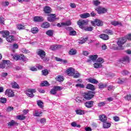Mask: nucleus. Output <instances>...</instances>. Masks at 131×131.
Returning a JSON list of instances; mask_svg holds the SVG:
<instances>
[{
	"label": "nucleus",
	"mask_w": 131,
	"mask_h": 131,
	"mask_svg": "<svg viewBox=\"0 0 131 131\" xmlns=\"http://www.w3.org/2000/svg\"><path fill=\"white\" fill-rule=\"evenodd\" d=\"M111 24H112V25H113L114 26H121L122 25L121 22L115 20L111 21Z\"/></svg>",
	"instance_id": "obj_21"
},
{
	"label": "nucleus",
	"mask_w": 131,
	"mask_h": 131,
	"mask_svg": "<svg viewBox=\"0 0 131 131\" xmlns=\"http://www.w3.org/2000/svg\"><path fill=\"white\" fill-rule=\"evenodd\" d=\"M35 89H29L26 91V95L30 98H33L34 97V93H36Z\"/></svg>",
	"instance_id": "obj_5"
},
{
	"label": "nucleus",
	"mask_w": 131,
	"mask_h": 131,
	"mask_svg": "<svg viewBox=\"0 0 131 131\" xmlns=\"http://www.w3.org/2000/svg\"><path fill=\"white\" fill-rule=\"evenodd\" d=\"M125 100H126L127 101H131V95L130 94L127 95L125 97H124Z\"/></svg>",
	"instance_id": "obj_53"
},
{
	"label": "nucleus",
	"mask_w": 131,
	"mask_h": 131,
	"mask_svg": "<svg viewBox=\"0 0 131 131\" xmlns=\"http://www.w3.org/2000/svg\"><path fill=\"white\" fill-rule=\"evenodd\" d=\"M113 118L115 121H119V117L118 116H116L114 117Z\"/></svg>",
	"instance_id": "obj_64"
},
{
	"label": "nucleus",
	"mask_w": 131,
	"mask_h": 131,
	"mask_svg": "<svg viewBox=\"0 0 131 131\" xmlns=\"http://www.w3.org/2000/svg\"><path fill=\"white\" fill-rule=\"evenodd\" d=\"M42 28H49L50 27V23L48 22H45L41 25Z\"/></svg>",
	"instance_id": "obj_33"
},
{
	"label": "nucleus",
	"mask_w": 131,
	"mask_h": 131,
	"mask_svg": "<svg viewBox=\"0 0 131 131\" xmlns=\"http://www.w3.org/2000/svg\"><path fill=\"white\" fill-rule=\"evenodd\" d=\"M14 110V107L12 106H8L7 107L6 111L7 112H11V111H13Z\"/></svg>",
	"instance_id": "obj_52"
},
{
	"label": "nucleus",
	"mask_w": 131,
	"mask_h": 131,
	"mask_svg": "<svg viewBox=\"0 0 131 131\" xmlns=\"http://www.w3.org/2000/svg\"><path fill=\"white\" fill-rule=\"evenodd\" d=\"M100 38L103 39V40H108L109 39V36L108 35H106L105 34H102L99 35Z\"/></svg>",
	"instance_id": "obj_20"
},
{
	"label": "nucleus",
	"mask_w": 131,
	"mask_h": 131,
	"mask_svg": "<svg viewBox=\"0 0 131 131\" xmlns=\"http://www.w3.org/2000/svg\"><path fill=\"white\" fill-rule=\"evenodd\" d=\"M126 42V38L123 37L120 38L117 41V43L118 46V47H117L116 50L117 51H121L122 50L124 49V47H123V45Z\"/></svg>",
	"instance_id": "obj_1"
},
{
	"label": "nucleus",
	"mask_w": 131,
	"mask_h": 131,
	"mask_svg": "<svg viewBox=\"0 0 131 131\" xmlns=\"http://www.w3.org/2000/svg\"><path fill=\"white\" fill-rule=\"evenodd\" d=\"M0 33L2 34L3 37H7L8 36L10 35V32L9 31H0Z\"/></svg>",
	"instance_id": "obj_16"
},
{
	"label": "nucleus",
	"mask_w": 131,
	"mask_h": 131,
	"mask_svg": "<svg viewBox=\"0 0 131 131\" xmlns=\"http://www.w3.org/2000/svg\"><path fill=\"white\" fill-rule=\"evenodd\" d=\"M40 85L41 86H49V85H50V84H49L48 81H45L44 82L41 83Z\"/></svg>",
	"instance_id": "obj_42"
},
{
	"label": "nucleus",
	"mask_w": 131,
	"mask_h": 131,
	"mask_svg": "<svg viewBox=\"0 0 131 131\" xmlns=\"http://www.w3.org/2000/svg\"><path fill=\"white\" fill-rule=\"evenodd\" d=\"M5 95L8 97H14V92L11 90H7L5 91Z\"/></svg>",
	"instance_id": "obj_14"
},
{
	"label": "nucleus",
	"mask_w": 131,
	"mask_h": 131,
	"mask_svg": "<svg viewBox=\"0 0 131 131\" xmlns=\"http://www.w3.org/2000/svg\"><path fill=\"white\" fill-rule=\"evenodd\" d=\"M110 126H111V123H109L106 121L103 122V127L104 128H109Z\"/></svg>",
	"instance_id": "obj_23"
},
{
	"label": "nucleus",
	"mask_w": 131,
	"mask_h": 131,
	"mask_svg": "<svg viewBox=\"0 0 131 131\" xmlns=\"http://www.w3.org/2000/svg\"><path fill=\"white\" fill-rule=\"evenodd\" d=\"M98 58V55H91L90 56V59L93 61V62H95Z\"/></svg>",
	"instance_id": "obj_36"
},
{
	"label": "nucleus",
	"mask_w": 131,
	"mask_h": 131,
	"mask_svg": "<svg viewBox=\"0 0 131 131\" xmlns=\"http://www.w3.org/2000/svg\"><path fill=\"white\" fill-rule=\"evenodd\" d=\"M76 53H77V51L75 49H71L69 52V55H71V56H73L74 55H76Z\"/></svg>",
	"instance_id": "obj_31"
},
{
	"label": "nucleus",
	"mask_w": 131,
	"mask_h": 131,
	"mask_svg": "<svg viewBox=\"0 0 131 131\" xmlns=\"http://www.w3.org/2000/svg\"><path fill=\"white\" fill-rule=\"evenodd\" d=\"M88 82H90L91 83H94L95 84L98 83V81H97V80H96L95 79L90 78L88 79Z\"/></svg>",
	"instance_id": "obj_30"
},
{
	"label": "nucleus",
	"mask_w": 131,
	"mask_h": 131,
	"mask_svg": "<svg viewBox=\"0 0 131 131\" xmlns=\"http://www.w3.org/2000/svg\"><path fill=\"white\" fill-rule=\"evenodd\" d=\"M72 76H73L74 78H78V77L80 76V74H79V73H78V72H76V73L75 72L74 75Z\"/></svg>",
	"instance_id": "obj_43"
},
{
	"label": "nucleus",
	"mask_w": 131,
	"mask_h": 131,
	"mask_svg": "<svg viewBox=\"0 0 131 131\" xmlns=\"http://www.w3.org/2000/svg\"><path fill=\"white\" fill-rule=\"evenodd\" d=\"M95 10L99 15H101V14H105V13H107V9L101 6H99L98 7L95 8Z\"/></svg>",
	"instance_id": "obj_6"
},
{
	"label": "nucleus",
	"mask_w": 131,
	"mask_h": 131,
	"mask_svg": "<svg viewBox=\"0 0 131 131\" xmlns=\"http://www.w3.org/2000/svg\"><path fill=\"white\" fill-rule=\"evenodd\" d=\"M104 33H107V34H110L111 35L113 34V32L111 30L106 29L104 31Z\"/></svg>",
	"instance_id": "obj_45"
},
{
	"label": "nucleus",
	"mask_w": 131,
	"mask_h": 131,
	"mask_svg": "<svg viewBox=\"0 0 131 131\" xmlns=\"http://www.w3.org/2000/svg\"><path fill=\"white\" fill-rule=\"evenodd\" d=\"M61 25H63V26H70V25H71V20H69L66 23H61Z\"/></svg>",
	"instance_id": "obj_37"
},
{
	"label": "nucleus",
	"mask_w": 131,
	"mask_h": 131,
	"mask_svg": "<svg viewBox=\"0 0 131 131\" xmlns=\"http://www.w3.org/2000/svg\"><path fill=\"white\" fill-rule=\"evenodd\" d=\"M50 94L52 95H56L57 94V91H56V90L53 88V89L50 91Z\"/></svg>",
	"instance_id": "obj_60"
},
{
	"label": "nucleus",
	"mask_w": 131,
	"mask_h": 131,
	"mask_svg": "<svg viewBox=\"0 0 131 131\" xmlns=\"http://www.w3.org/2000/svg\"><path fill=\"white\" fill-rule=\"evenodd\" d=\"M56 79L57 81H58L59 82H62V81L64 80V77L61 75H59L56 78Z\"/></svg>",
	"instance_id": "obj_32"
},
{
	"label": "nucleus",
	"mask_w": 131,
	"mask_h": 131,
	"mask_svg": "<svg viewBox=\"0 0 131 131\" xmlns=\"http://www.w3.org/2000/svg\"><path fill=\"white\" fill-rule=\"evenodd\" d=\"M31 31L32 33H33L34 34H35V33H37L39 30H38V28L37 27H34L31 29Z\"/></svg>",
	"instance_id": "obj_35"
},
{
	"label": "nucleus",
	"mask_w": 131,
	"mask_h": 131,
	"mask_svg": "<svg viewBox=\"0 0 131 131\" xmlns=\"http://www.w3.org/2000/svg\"><path fill=\"white\" fill-rule=\"evenodd\" d=\"M16 119L18 120H24L26 119V116H24V115H20L16 116Z\"/></svg>",
	"instance_id": "obj_24"
},
{
	"label": "nucleus",
	"mask_w": 131,
	"mask_h": 131,
	"mask_svg": "<svg viewBox=\"0 0 131 131\" xmlns=\"http://www.w3.org/2000/svg\"><path fill=\"white\" fill-rule=\"evenodd\" d=\"M11 84L13 89H19V85L17 84V82L13 81L11 83Z\"/></svg>",
	"instance_id": "obj_28"
},
{
	"label": "nucleus",
	"mask_w": 131,
	"mask_h": 131,
	"mask_svg": "<svg viewBox=\"0 0 131 131\" xmlns=\"http://www.w3.org/2000/svg\"><path fill=\"white\" fill-rule=\"evenodd\" d=\"M104 88H106V84L103 83L99 84V89H104Z\"/></svg>",
	"instance_id": "obj_59"
},
{
	"label": "nucleus",
	"mask_w": 131,
	"mask_h": 131,
	"mask_svg": "<svg viewBox=\"0 0 131 131\" xmlns=\"http://www.w3.org/2000/svg\"><path fill=\"white\" fill-rule=\"evenodd\" d=\"M90 16H91V14H90V13H83L82 14L80 15V18H82L83 19H85L86 18H89V17H90Z\"/></svg>",
	"instance_id": "obj_25"
},
{
	"label": "nucleus",
	"mask_w": 131,
	"mask_h": 131,
	"mask_svg": "<svg viewBox=\"0 0 131 131\" xmlns=\"http://www.w3.org/2000/svg\"><path fill=\"white\" fill-rule=\"evenodd\" d=\"M96 62H97L98 63H99V64H101V65H102V64H103V63H104V59L102 58H99Z\"/></svg>",
	"instance_id": "obj_47"
},
{
	"label": "nucleus",
	"mask_w": 131,
	"mask_h": 131,
	"mask_svg": "<svg viewBox=\"0 0 131 131\" xmlns=\"http://www.w3.org/2000/svg\"><path fill=\"white\" fill-rule=\"evenodd\" d=\"M46 34H47V35H49V36H52V35H53V31L49 30L47 31Z\"/></svg>",
	"instance_id": "obj_57"
},
{
	"label": "nucleus",
	"mask_w": 131,
	"mask_h": 131,
	"mask_svg": "<svg viewBox=\"0 0 131 131\" xmlns=\"http://www.w3.org/2000/svg\"><path fill=\"white\" fill-rule=\"evenodd\" d=\"M37 55H38V56H39L41 58L43 59L46 57V52H45L42 50L39 49L37 51Z\"/></svg>",
	"instance_id": "obj_9"
},
{
	"label": "nucleus",
	"mask_w": 131,
	"mask_h": 131,
	"mask_svg": "<svg viewBox=\"0 0 131 131\" xmlns=\"http://www.w3.org/2000/svg\"><path fill=\"white\" fill-rule=\"evenodd\" d=\"M84 105L86 108H92L94 106V101H87L84 103Z\"/></svg>",
	"instance_id": "obj_13"
},
{
	"label": "nucleus",
	"mask_w": 131,
	"mask_h": 131,
	"mask_svg": "<svg viewBox=\"0 0 131 131\" xmlns=\"http://www.w3.org/2000/svg\"><path fill=\"white\" fill-rule=\"evenodd\" d=\"M128 73H129L128 72V71H125V70L123 71L122 72V74L123 75H127V74H128Z\"/></svg>",
	"instance_id": "obj_62"
},
{
	"label": "nucleus",
	"mask_w": 131,
	"mask_h": 131,
	"mask_svg": "<svg viewBox=\"0 0 131 131\" xmlns=\"http://www.w3.org/2000/svg\"><path fill=\"white\" fill-rule=\"evenodd\" d=\"M76 82L77 83V84H76V88H81L82 89H83L84 88V85L82 83V80L81 79H78L76 81Z\"/></svg>",
	"instance_id": "obj_12"
},
{
	"label": "nucleus",
	"mask_w": 131,
	"mask_h": 131,
	"mask_svg": "<svg viewBox=\"0 0 131 131\" xmlns=\"http://www.w3.org/2000/svg\"><path fill=\"white\" fill-rule=\"evenodd\" d=\"M77 25H78L79 28L81 29H84V26H86L88 24V22L87 20L83 19H79L77 21Z\"/></svg>",
	"instance_id": "obj_3"
},
{
	"label": "nucleus",
	"mask_w": 131,
	"mask_h": 131,
	"mask_svg": "<svg viewBox=\"0 0 131 131\" xmlns=\"http://www.w3.org/2000/svg\"><path fill=\"white\" fill-rule=\"evenodd\" d=\"M94 68H96V69L101 68L102 67V64L97 62L94 64Z\"/></svg>",
	"instance_id": "obj_41"
},
{
	"label": "nucleus",
	"mask_w": 131,
	"mask_h": 131,
	"mask_svg": "<svg viewBox=\"0 0 131 131\" xmlns=\"http://www.w3.org/2000/svg\"><path fill=\"white\" fill-rule=\"evenodd\" d=\"M126 80V79L119 78L117 80V83H119V84H120L121 83H123V82H125Z\"/></svg>",
	"instance_id": "obj_40"
},
{
	"label": "nucleus",
	"mask_w": 131,
	"mask_h": 131,
	"mask_svg": "<svg viewBox=\"0 0 131 131\" xmlns=\"http://www.w3.org/2000/svg\"><path fill=\"white\" fill-rule=\"evenodd\" d=\"M15 124V121L12 120L8 123V126H13Z\"/></svg>",
	"instance_id": "obj_58"
},
{
	"label": "nucleus",
	"mask_w": 131,
	"mask_h": 131,
	"mask_svg": "<svg viewBox=\"0 0 131 131\" xmlns=\"http://www.w3.org/2000/svg\"><path fill=\"white\" fill-rule=\"evenodd\" d=\"M105 104H106L105 102H101L98 103V106L99 107H102V106H104Z\"/></svg>",
	"instance_id": "obj_61"
},
{
	"label": "nucleus",
	"mask_w": 131,
	"mask_h": 131,
	"mask_svg": "<svg viewBox=\"0 0 131 131\" xmlns=\"http://www.w3.org/2000/svg\"><path fill=\"white\" fill-rule=\"evenodd\" d=\"M40 122L42 124H44V123H46V119L45 118H42L40 120Z\"/></svg>",
	"instance_id": "obj_63"
},
{
	"label": "nucleus",
	"mask_w": 131,
	"mask_h": 131,
	"mask_svg": "<svg viewBox=\"0 0 131 131\" xmlns=\"http://www.w3.org/2000/svg\"><path fill=\"white\" fill-rule=\"evenodd\" d=\"M91 24L93 26H96V25H97V26H103L104 23L103 21L97 19H95L94 21H91Z\"/></svg>",
	"instance_id": "obj_8"
},
{
	"label": "nucleus",
	"mask_w": 131,
	"mask_h": 131,
	"mask_svg": "<svg viewBox=\"0 0 131 131\" xmlns=\"http://www.w3.org/2000/svg\"><path fill=\"white\" fill-rule=\"evenodd\" d=\"M57 48H58V46L57 45H52L50 47V49L52 51H55V50H56Z\"/></svg>",
	"instance_id": "obj_56"
},
{
	"label": "nucleus",
	"mask_w": 131,
	"mask_h": 131,
	"mask_svg": "<svg viewBox=\"0 0 131 131\" xmlns=\"http://www.w3.org/2000/svg\"><path fill=\"white\" fill-rule=\"evenodd\" d=\"M43 20V17H42V16H37L34 17V22H41Z\"/></svg>",
	"instance_id": "obj_15"
},
{
	"label": "nucleus",
	"mask_w": 131,
	"mask_h": 131,
	"mask_svg": "<svg viewBox=\"0 0 131 131\" xmlns=\"http://www.w3.org/2000/svg\"><path fill=\"white\" fill-rule=\"evenodd\" d=\"M6 40L8 42H13L15 40V37L13 35H9L6 37Z\"/></svg>",
	"instance_id": "obj_17"
},
{
	"label": "nucleus",
	"mask_w": 131,
	"mask_h": 131,
	"mask_svg": "<svg viewBox=\"0 0 131 131\" xmlns=\"http://www.w3.org/2000/svg\"><path fill=\"white\" fill-rule=\"evenodd\" d=\"M94 96H95V93L93 91L85 93L83 95L84 99H85V100H88V101L93 99V98H94Z\"/></svg>",
	"instance_id": "obj_2"
},
{
	"label": "nucleus",
	"mask_w": 131,
	"mask_h": 131,
	"mask_svg": "<svg viewBox=\"0 0 131 131\" xmlns=\"http://www.w3.org/2000/svg\"><path fill=\"white\" fill-rule=\"evenodd\" d=\"M19 48V46H18V44L15 43L12 45L11 47V49H12V51H14V50H16Z\"/></svg>",
	"instance_id": "obj_46"
},
{
	"label": "nucleus",
	"mask_w": 131,
	"mask_h": 131,
	"mask_svg": "<svg viewBox=\"0 0 131 131\" xmlns=\"http://www.w3.org/2000/svg\"><path fill=\"white\" fill-rule=\"evenodd\" d=\"M16 28L18 30H22L23 29H25V26L21 24H17L16 25Z\"/></svg>",
	"instance_id": "obj_34"
},
{
	"label": "nucleus",
	"mask_w": 131,
	"mask_h": 131,
	"mask_svg": "<svg viewBox=\"0 0 131 131\" xmlns=\"http://www.w3.org/2000/svg\"><path fill=\"white\" fill-rule=\"evenodd\" d=\"M71 125L73 127H80V125L76 123V122H73L71 123Z\"/></svg>",
	"instance_id": "obj_44"
},
{
	"label": "nucleus",
	"mask_w": 131,
	"mask_h": 131,
	"mask_svg": "<svg viewBox=\"0 0 131 131\" xmlns=\"http://www.w3.org/2000/svg\"><path fill=\"white\" fill-rule=\"evenodd\" d=\"M93 4H94L95 6H99V5L101 4V3L100 2V1H99V0H96V1H94L93 2Z\"/></svg>",
	"instance_id": "obj_55"
},
{
	"label": "nucleus",
	"mask_w": 131,
	"mask_h": 131,
	"mask_svg": "<svg viewBox=\"0 0 131 131\" xmlns=\"http://www.w3.org/2000/svg\"><path fill=\"white\" fill-rule=\"evenodd\" d=\"M75 70L73 68H70L67 70V73L69 76H73Z\"/></svg>",
	"instance_id": "obj_10"
},
{
	"label": "nucleus",
	"mask_w": 131,
	"mask_h": 131,
	"mask_svg": "<svg viewBox=\"0 0 131 131\" xmlns=\"http://www.w3.org/2000/svg\"><path fill=\"white\" fill-rule=\"evenodd\" d=\"M120 62H121V63H124L125 64L129 63V57L127 56H124L120 59Z\"/></svg>",
	"instance_id": "obj_11"
},
{
	"label": "nucleus",
	"mask_w": 131,
	"mask_h": 131,
	"mask_svg": "<svg viewBox=\"0 0 131 131\" xmlns=\"http://www.w3.org/2000/svg\"><path fill=\"white\" fill-rule=\"evenodd\" d=\"M42 74L43 75H45L46 76V75H48L49 74V71L47 69L44 70L42 71Z\"/></svg>",
	"instance_id": "obj_50"
},
{
	"label": "nucleus",
	"mask_w": 131,
	"mask_h": 131,
	"mask_svg": "<svg viewBox=\"0 0 131 131\" xmlns=\"http://www.w3.org/2000/svg\"><path fill=\"white\" fill-rule=\"evenodd\" d=\"M89 39V38L88 37L85 38H83L82 39L80 40L79 41V43L80 45H82V43H84L85 41H86Z\"/></svg>",
	"instance_id": "obj_39"
},
{
	"label": "nucleus",
	"mask_w": 131,
	"mask_h": 131,
	"mask_svg": "<svg viewBox=\"0 0 131 131\" xmlns=\"http://www.w3.org/2000/svg\"><path fill=\"white\" fill-rule=\"evenodd\" d=\"M37 105L38 106H39V107H40V108H42L43 106L42 105H43V103L41 101L39 100L37 102Z\"/></svg>",
	"instance_id": "obj_51"
},
{
	"label": "nucleus",
	"mask_w": 131,
	"mask_h": 131,
	"mask_svg": "<svg viewBox=\"0 0 131 131\" xmlns=\"http://www.w3.org/2000/svg\"><path fill=\"white\" fill-rule=\"evenodd\" d=\"M86 89L90 90L91 91H95V86L92 84H88Z\"/></svg>",
	"instance_id": "obj_22"
},
{
	"label": "nucleus",
	"mask_w": 131,
	"mask_h": 131,
	"mask_svg": "<svg viewBox=\"0 0 131 131\" xmlns=\"http://www.w3.org/2000/svg\"><path fill=\"white\" fill-rule=\"evenodd\" d=\"M41 114H42V112H38V111H35V114L34 116L39 117L41 116Z\"/></svg>",
	"instance_id": "obj_38"
},
{
	"label": "nucleus",
	"mask_w": 131,
	"mask_h": 131,
	"mask_svg": "<svg viewBox=\"0 0 131 131\" xmlns=\"http://www.w3.org/2000/svg\"><path fill=\"white\" fill-rule=\"evenodd\" d=\"M75 112L76 114H78V115H83V114L85 113L84 111L81 110H77L75 111Z\"/></svg>",
	"instance_id": "obj_27"
},
{
	"label": "nucleus",
	"mask_w": 131,
	"mask_h": 131,
	"mask_svg": "<svg viewBox=\"0 0 131 131\" xmlns=\"http://www.w3.org/2000/svg\"><path fill=\"white\" fill-rule=\"evenodd\" d=\"M13 58L14 60H15V61H18V60H22L23 61H26L27 60V58L24 56V55L21 54V55H18V54H15L13 55Z\"/></svg>",
	"instance_id": "obj_4"
},
{
	"label": "nucleus",
	"mask_w": 131,
	"mask_h": 131,
	"mask_svg": "<svg viewBox=\"0 0 131 131\" xmlns=\"http://www.w3.org/2000/svg\"><path fill=\"white\" fill-rule=\"evenodd\" d=\"M53 88L56 92L57 91H61V90H63V88L62 87L59 86H54Z\"/></svg>",
	"instance_id": "obj_49"
},
{
	"label": "nucleus",
	"mask_w": 131,
	"mask_h": 131,
	"mask_svg": "<svg viewBox=\"0 0 131 131\" xmlns=\"http://www.w3.org/2000/svg\"><path fill=\"white\" fill-rule=\"evenodd\" d=\"M47 20L49 22H54L56 20H59V17H56V14H52L48 15Z\"/></svg>",
	"instance_id": "obj_7"
},
{
	"label": "nucleus",
	"mask_w": 131,
	"mask_h": 131,
	"mask_svg": "<svg viewBox=\"0 0 131 131\" xmlns=\"http://www.w3.org/2000/svg\"><path fill=\"white\" fill-rule=\"evenodd\" d=\"M43 11L46 14H50V13L52 12V9H51V7L49 6H45L43 8Z\"/></svg>",
	"instance_id": "obj_19"
},
{
	"label": "nucleus",
	"mask_w": 131,
	"mask_h": 131,
	"mask_svg": "<svg viewBox=\"0 0 131 131\" xmlns=\"http://www.w3.org/2000/svg\"><path fill=\"white\" fill-rule=\"evenodd\" d=\"M6 102H7V98H3V97H1L0 98V103L5 104V103H6Z\"/></svg>",
	"instance_id": "obj_48"
},
{
	"label": "nucleus",
	"mask_w": 131,
	"mask_h": 131,
	"mask_svg": "<svg viewBox=\"0 0 131 131\" xmlns=\"http://www.w3.org/2000/svg\"><path fill=\"white\" fill-rule=\"evenodd\" d=\"M99 120L102 122H105V121H107V116L105 115L102 114L99 116Z\"/></svg>",
	"instance_id": "obj_18"
},
{
	"label": "nucleus",
	"mask_w": 131,
	"mask_h": 131,
	"mask_svg": "<svg viewBox=\"0 0 131 131\" xmlns=\"http://www.w3.org/2000/svg\"><path fill=\"white\" fill-rule=\"evenodd\" d=\"M68 29L70 30V35L74 36L76 35V31L73 30V29L71 27H69Z\"/></svg>",
	"instance_id": "obj_26"
},
{
	"label": "nucleus",
	"mask_w": 131,
	"mask_h": 131,
	"mask_svg": "<svg viewBox=\"0 0 131 131\" xmlns=\"http://www.w3.org/2000/svg\"><path fill=\"white\" fill-rule=\"evenodd\" d=\"M75 100L77 103L82 104V103L83 102V99H82V97H76Z\"/></svg>",
	"instance_id": "obj_29"
},
{
	"label": "nucleus",
	"mask_w": 131,
	"mask_h": 131,
	"mask_svg": "<svg viewBox=\"0 0 131 131\" xmlns=\"http://www.w3.org/2000/svg\"><path fill=\"white\" fill-rule=\"evenodd\" d=\"M84 30H85V31H92L93 27H90L84 28Z\"/></svg>",
	"instance_id": "obj_54"
}]
</instances>
